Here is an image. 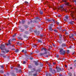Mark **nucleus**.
Listing matches in <instances>:
<instances>
[{"mask_svg": "<svg viewBox=\"0 0 76 76\" xmlns=\"http://www.w3.org/2000/svg\"><path fill=\"white\" fill-rule=\"evenodd\" d=\"M59 53L61 55H64L66 54V50H64L62 48L59 49Z\"/></svg>", "mask_w": 76, "mask_h": 76, "instance_id": "f257e3e1", "label": "nucleus"}, {"mask_svg": "<svg viewBox=\"0 0 76 76\" xmlns=\"http://www.w3.org/2000/svg\"><path fill=\"white\" fill-rule=\"evenodd\" d=\"M5 48V45H3V44H1L0 46V49L1 50H3V51H4V49H5L6 48Z\"/></svg>", "mask_w": 76, "mask_h": 76, "instance_id": "f03ea898", "label": "nucleus"}, {"mask_svg": "<svg viewBox=\"0 0 76 76\" xmlns=\"http://www.w3.org/2000/svg\"><path fill=\"white\" fill-rule=\"evenodd\" d=\"M49 71L50 72H51L52 73H56V71L55 70L53 69V70H52L53 69V68H51V67H49Z\"/></svg>", "mask_w": 76, "mask_h": 76, "instance_id": "7ed1b4c3", "label": "nucleus"}, {"mask_svg": "<svg viewBox=\"0 0 76 76\" xmlns=\"http://www.w3.org/2000/svg\"><path fill=\"white\" fill-rule=\"evenodd\" d=\"M10 51L9 50H6V49H4V50H2L1 52L2 53H9Z\"/></svg>", "mask_w": 76, "mask_h": 76, "instance_id": "20e7f679", "label": "nucleus"}, {"mask_svg": "<svg viewBox=\"0 0 76 76\" xmlns=\"http://www.w3.org/2000/svg\"><path fill=\"white\" fill-rule=\"evenodd\" d=\"M56 69H57V71L58 72H59L61 71V69L58 66H56Z\"/></svg>", "mask_w": 76, "mask_h": 76, "instance_id": "39448f33", "label": "nucleus"}, {"mask_svg": "<svg viewBox=\"0 0 76 76\" xmlns=\"http://www.w3.org/2000/svg\"><path fill=\"white\" fill-rule=\"evenodd\" d=\"M44 50L45 51H46L47 50L45 48H43L41 49V51H44Z\"/></svg>", "mask_w": 76, "mask_h": 76, "instance_id": "423d86ee", "label": "nucleus"}, {"mask_svg": "<svg viewBox=\"0 0 76 76\" xmlns=\"http://www.w3.org/2000/svg\"><path fill=\"white\" fill-rule=\"evenodd\" d=\"M48 28L49 30L50 31H53V28H52V27L51 26H49Z\"/></svg>", "mask_w": 76, "mask_h": 76, "instance_id": "0eeeda50", "label": "nucleus"}, {"mask_svg": "<svg viewBox=\"0 0 76 76\" xmlns=\"http://www.w3.org/2000/svg\"><path fill=\"white\" fill-rule=\"evenodd\" d=\"M22 53H24V54H26L27 51L26 50H23L22 51Z\"/></svg>", "mask_w": 76, "mask_h": 76, "instance_id": "6e6552de", "label": "nucleus"}, {"mask_svg": "<svg viewBox=\"0 0 76 76\" xmlns=\"http://www.w3.org/2000/svg\"><path fill=\"white\" fill-rule=\"evenodd\" d=\"M62 47H66V44L63 43L62 45Z\"/></svg>", "mask_w": 76, "mask_h": 76, "instance_id": "1a4fd4ad", "label": "nucleus"}, {"mask_svg": "<svg viewBox=\"0 0 76 76\" xmlns=\"http://www.w3.org/2000/svg\"><path fill=\"white\" fill-rule=\"evenodd\" d=\"M8 44H7V46H8L9 45H10V40H9L8 41Z\"/></svg>", "mask_w": 76, "mask_h": 76, "instance_id": "9d476101", "label": "nucleus"}, {"mask_svg": "<svg viewBox=\"0 0 76 76\" xmlns=\"http://www.w3.org/2000/svg\"><path fill=\"white\" fill-rule=\"evenodd\" d=\"M74 36V35L73 34H71L70 35H69V38H72V37H73Z\"/></svg>", "mask_w": 76, "mask_h": 76, "instance_id": "9b49d317", "label": "nucleus"}, {"mask_svg": "<svg viewBox=\"0 0 76 76\" xmlns=\"http://www.w3.org/2000/svg\"><path fill=\"white\" fill-rule=\"evenodd\" d=\"M63 7L62 6H61L60 7V9L61 10H63Z\"/></svg>", "mask_w": 76, "mask_h": 76, "instance_id": "f8f14e48", "label": "nucleus"}, {"mask_svg": "<svg viewBox=\"0 0 76 76\" xmlns=\"http://www.w3.org/2000/svg\"><path fill=\"white\" fill-rule=\"evenodd\" d=\"M40 14L41 15H43V11H40Z\"/></svg>", "mask_w": 76, "mask_h": 76, "instance_id": "ddd939ff", "label": "nucleus"}, {"mask_svg": "<svg viewBox=\"0 0 76 76\" xmlns=\"http://www.w3.org/2000/svg\"><path fill=\"white\" fill-rule=\"evenodd\" d=\"M34 71H35V68L33 69H32V71L31 72H34Z\"/></svg>", "mask_w": 76, "mask_h": 76, "instance_id": "4468645a", "label": "nucleus"}, {"mask_svg": "<svg viewBox=\"0 0 76 76\" xmlns=\"http://www.w3.org/2000/svg\"><path fill=\"white\" fill-rule=\"evenodd\" d=\"M37 41L38 42H40V43H42V41L39 39Z\"/></svg>", "mask_w": 76, "mask_h": 76, "instance_id": "2eb2a0df", "label": "nucleus"}, {"mask_svg": "<svg viewBox=\"0 0 76 76\" xmlns=\"http://www.w3.org/2000/svg\"><path fill=\"white\" fill-rule=\"evenodd\" d=\"M19 49H16L15 50V53H18V52H19Z\"/></svg>", "mask_w": 76, "mask_h": 76, "instance_id": "dca6fc26", "label": "nucleus"}, {"mask_svg": "<svg viewBox=\"0 0 76 76\" xmlns=\"http://www.w3.org/2000/svg\"><path fill=\"white\" fill-rule=\"evenodd\" d=\"M53 31L55 32H58V30L56 29H55L53 30Z\"/></svg>", "mask_w": 76, "mask_h": 76, "instance_id": "f3484780", "label": "nucleus"}, {"mask_svg": "<svg viewBox=\"0 0 76 76\" xmlns=\"http://www.w3.org/2000/svg\"><path fill=\"white\" fill-rule=\"evenodd\" d=\"M65 18H66V19H69V16L68 15H66L65 17Z\"/></svg>", "mask_w": 76, "mask_h": 76, "instance_id": "a211bd4d", "label": "nucleus"}, {"mask_svg": "<svg viewBox=\"0 0 76 76\" xmlns=\"http://www.w3.org/2000/svg\"><path fill=\"white\" fill-rule=\"evenodd\" d=\"M39 31H37L36 33V35H39Z\"/></svg>", "mask_w": 76, "mask_h": 76, "instance_id": "6ab92c4d", "label": "nucleus"}, {"mask_svg": "<svg viewBox=\"0 0 76 76\" xmlns=\"http://www.w3.org/2000/svg\"><path fill=\"white\" fill-rule=\"evenodd\" d=\"M35 64L36 66L38 65V63L37 62H35Z\"/></svg>", "mask_w": 76, "mask_h": 76, "instance_id": "aec40b11", "label": "nucleus"}, {"mask_svg": "<svg viewBox=\"0 0 76 76\" xmlns=\"http://www.w3.org/2000/svg\"><path fill=\"white\" fill-rule=\"evenodd\" d=\"M43 55H44V53H40V56H43Z\"/></svg>", "mask_w": 76, "mask_h": 76, "instance_id": "412c9836", "label": "nucleus"}, {"mask_svg": "<svg viewBox=\"0 0 76 76\" xmlns=\"http://www.w3.org/2000/svg\"><path fill=\"white\" fill-rule=\"evenodd\" d=\"M70 23L71 24H73V23H74V22H73L72 21H71V22H70Z\"/></svg>", "mask_w": 76, "mask_h": 76, "instance_id": "4be33fe9", "label": "nucleus"}, {"mask_svg": "<svg viewBox=\"0 0 76 76\" xmlns=\"http://www.w3.org/2000/svg\"><path fill=\"white\" fill-rule=\"evenodd\" d=\"M52 22H54V23H55V20L54 19L52 20Z\"/></svg>", "mask_w": 76, "mask_h": 76, "instance_id": "5701e85b", "label": "nucleus"}, {"mask_svg": "<svg viewBox=\"0 0 76 76\" xmlns=\"http://www.w3.org/2000/svg\"><path fill=\"white\" fill-rule=\"evenodd\" d=\"M11 75H12V76H16V75H15V74H14V73H12L11 74Z\"/></svg>", "mask_w": 76, "mask_h": 76, "instance_id": "b1692460", "label": "nucleus"}, {"mask_svg": "<svg viewBox=\"0 0 76 76\" xmlns=\"http://www.w3.org/2000/svg\"><path fill=\"white\" fill-rule=\"evenodd\" d=\"M24 4H28V2L26 1L24 2Z\"/></svg>", "mask_w": 76, "mask_h": 76, "instance_id": "393cba45", "label": "nucleus"}, {"mask_svg": "<svg viewBox=\"0 0 76 76\" xmlns=\"http://www.w3.org/2000/svg\"><path fill=\"white\" fill-rule=\"evenodd\" d=\"M58 17V18H61V15L60 14H59Z\"/></svg>", "mask_w": 76, "mask_h": 76, "instance_id": "a878e982", "label": "nucleus"}, {"mask_svg": "<svg viewBox=\"0 0 76 76\" xmlns=\"http://www.w3.org/2000/svg\"><path fill=\"white\" fill-rule=\"evenodd\" d=\"M22 71L21 69H19L18 71V72H19V73H22Z\"/></svg>", "mask_w": 76, "mask_h": 76, "instance_id": "bb28decb", "label": "nucleus"}, {"mask_svg": "<svg viewBox=\"0 0 76 76\" xmlns=\"http://www.w3.org/2000/svg\"><path fill=\"white\" fill-rule=\"evenodd\" d=\"M68 75H69V76H72V73L70 72H69L68 73Z\"/></svg>", "mask_w": 76, "mask_h": 76, "instance_id": "cd10ccee", "label": "nucleus"}, {"mask_svg": "<svg viewBox=\"0 0 76 76\" xmlns=\"http://www.w3.org/2000/svg\"><path fill=\"white\" fill-rule=\"evenodd\" d=\"M59 37L61 39V38H62V36L61 34L59 35Z\"/></svg>", "mask_w": 76, "mask_h": 76, "instance_id": "c85d7f7f", "label": "nucleus"}, {"mask_svg": "<svg viewBox=\"0 0 76 76\" xmlns=\"http://www.w3.org/2000/svg\"><path fill=\"white\" fill-rule=\"evenodd\" d=\"M28 68H29V69L31 68H32V66L31 65H29L28 66Z\"/></svg>", "mask_w": 76, "mask_h": 76, "instance_id": "c756f323", "label": "nucleus"}, {"mask_svg": "<svg viewBox=\"0 0 76 76\" xmlns=\"http://www.w3.org/2000/svg\"><path fill=\"white\" fill-rule=\"evenodd\" d=\"M1 69H4V66L3 65H2L1 66Z\"/></svg>", "mask_w": 76, "mask_h": 76, "instance_id": "7c9ffc66", "label": "nucleus"}, {"mask_svg": "<svg viewBox=\"0 0 76 76\" xmlns=\"http://www.w3.org/2000/svg\"><path fill=\"white\" fill-rule=\"evenodd\" d=\"M66 53L67 54H69V50H67Z\"/></svg>", "mask_w": 76, "mask_h": 76, "instance_id": "2f4dec72", "label": "nucleus"}, {"mask_svg": "<svg viewBox=\"0 0 76 76\" xmlns=\"http://www.w3.org/2000/svg\"><path fill=\"white\" fill-rule=\"evenodd\" d=\"M33 47H34V48H35L36 47H37V45H34L33 46Z\"/></svg>", "mask_w": 76, "mask_h": 76, "instance_id": "473e14b6", "label": "nucleus"}, {"mask_svg": "<svg viewBox=\"0 0 76 76\" xmlns=\"http://www.w3.org/2000/svg\"><path fill=\"white\" fill-rule=\"evenodd\" d=\"M56 57H57V58H58V57H59V55H58L56 54Z\"/></svg>", "mask_w": 76, "mask_h": 76, "instance_id": "72a5a7b5", "label": "nucleus"}, {"mask_svg": "<svg viewBox=\"0 0 76 76\" xmlns=\"http://www.w3.org/2000/svg\"><path fill=\"white\" fill-rule=\"evenodd\" d=\"M37 73H36L35 74H33V76H37Z\"/></svg>", "mask_w": 76, "mask_h": 76, "instance_id": "f704fd0d", "label": "nucleus"}, {"mask_svg": "<svg viewBox=\"0 0 76 76\" xmlns=\"http://www.w3.org/2000/svg\"><path fill=\"white\" fill-rule=\"evenodd\" d=\"M65 35H68V33H67V32L66 31H65Z\"/></svg>", "mask_w": 76, "mask_h": 76, "instance_id": "c9c22d12", "label": "nucleus"}, {"mask_svg": "<svg viewBox=\"0 0 76 76\" xmlns=\"http://www.w3.org/2000/svg\"><path fill=\"white\" fill-rule=\"evenodd\" d=\"M66 5H67L68 6H69V3H66Z\"/></svg>", "mask_w": 76, "mask_h": 76, "instance_id": "e433bc0d", "label": "nucleus"}, {"mask_svg": "<svg viewBox=\"0 0 76 76\" xmlns=\"http://www.w3.org/2000/svg\"><path fill=\"white\" fill-rule=\"evenodd\" d=\"M48 75L49 76H52V75L51 74L49 73L48 74Z\"/></svg>", "mask_w": 76, "mask_h": 76, "instance_id": "4c0bfd02", "label": "nucleus"}, {"mask_svg": "<svg viewBox=\"0 0 76 76\" xmlns=\"http://www.w3.org/2000/svg\"><path fill=\"white\" fill-rule=\"evenodd\" d=\"M44 54H47V52H46L43 53V55H44Z\"/></svg>", "mask_w": 76, "mask_h": 76, "instance_id": "58836bf2", "label": "nucleus"}, {"mask_svg": "<svg viewBox=\"0 0 76 76\" xmlns=\"http://www.w3.org/2000/svg\"><path fill=\"white\" fill-rule=\"evenodd\" d=\"M22 43H20V42H19V45H22Z\"/></svg>", "mask_w": 76, "mask_h": 76, "instance_id": "ea45409f", "label": "nucleus"}, {"mask_svg": "<svg viewBox=\"0 0 76 76\" xmlns=\"http://www.w3.org/2000/svg\"><path fill=\"white\" fill-rule=\"evenodd\" d=\"M3 57H4V58H6V56H4V55L3 56Z\"/></svg>", "mask_w": 76, "mask_h": 76, "instance_id": "a19ab883", "label": "nucleus"}, {"mask_svg": "<svg viewBox=\"0 0 76 76\" xmlns=\"http://www.w3.org/2000/svg\"><path fill=\"white\" fill-rule=\"evenodd\" d=\"M12 41H15V40H16V39L15 38H13L12 39Z\"/></svg>", "mask_w": 76, "mask_h": 76, "instance_id": "79ce46f5", "label": "nucleus"}, {"mask_svg": "<svg viewBox=\"0 0 76 76\" xmlns=\"http://www.w3.org/2000/svg\"><path fill=\"white\" fill-rule=\"evenodd\" d=\"M56 24L57 25H59V23L58 22H56Z\"/></svg>", "mask_w": 76, "mask_h": 76, "instance_id": "37998d69", "label": "nucleus"}, {"mask_svg": "<svg viewBox=\"0 0 76 76\" xmlns=\"http://www.w3.org/2000/svg\"><path fill=\"white\" fill-rule=\"evenodd\" d=\"M40 38H42V35H41L40 36Z\"/></svg>", "mask_w": 76, "mask_h": 76, "instance_id": "c03bdc74", "label": "nucleus"}, {"mask_svg": "<svg viewBox=\"0 0 76 76\" xmlns=\"http://www.w3.org/2000/svg\"><path fill=\"white\" fill-rule=\"evenodd\" d=\"M18 66H19V67H18V68H20V64H18Z\"/></svg>", "mask_w": 76, "mask_h": 76, "instance_id": "a18cd8bd", "label": "nucleus"}, {"mask_svg": "<svg viewBox=\"0 0 76 76\" xmlns=\"http://www.w3.org/2000/svg\"><path fill=\"white\" fill-rule=\"evenodd\" d=\"M48 3V1H47L46 2H45V4H47Z\"/></svg>", "mask_w": 76, "mask_h": 76, "instance_id": "49530a36", "label": "nucleus"}, {"mask_svg": "<svg viewBox=\"0 0 76 76\" xmlns=\"http://www.w3.org/2000/svg\"><path fill=\"white\" fill-rule=\"evenodd\" d=\"M23 64H26V62L25 61H23Z\"/></svg>", "mask_w": 76, "mask_h": 76, "instance_id": "de8ad7c7", "label": "nucleus"}, {"mask_svg": "<svg viewBox=\"0 0 76 76\" xmlns=\"http://www.w3.org/2000/svg\"><path fill=\"white\" fill-rule=\"evenodd\" d=\"M0 73L2 74V73H3V72H2V71H0Z\"/></svg>", "mask_w": 76, "mask_h": 76, "instance_id": "09e8293b", "label": "nucleus"}, {"mask_svg": "<svg viewBox=\"0 0 76 76\" xmlns=\"http://www.w3.org/2000/svg\"><path fill=\"white\" fill-rule=\"evenodd\" d=\"M25 27L26 28H28V26H25Z\"/></svg>", "mask_w": 76, "mask_h": 76, "instance_id": "8fccbe9b", "label": "nucleus"}, {"mask_svg": "<svg viewBox=\"0 0 76 76\" xmlns=\"http://www.w3.org/2000/svg\"><path fill=\"white\" fill-rule=\"evenodd\" d=\"M17 45H19V42H17Z\"/></svg>", "mask_w": 76, "mask_h": 76, "instance_id": "3c124183", "label": "nucleus"}, {"mask_svg": "<svg viewBox=\"0 0 76 76\" xmlns=\"http://www.w3.org/2000/svg\"><path fill=\"white\" fill-rule=\"evenodd\" d=\"M63 1H64V2H65V3H66V0H63Z\"/></svg>", "mask_w": 76, "mask_h": 76, "instance_id": "603ef678", "label": "nucleus"}, {"mask_svg": "<svg viewBox=\"0 0 76 76\" xmlns=\"http://www.w3.org/2000/svg\"><path fill=\"white\" fill-rule=\"evenodd\" d=\"M16 36V34H15L12 37H15Z\"/></svg>", "mask_w": 76, "mask_h": 76, "instance_id": "864d4df0", "label": "nucleus"}, {"mask_svg": "<svg viewBox=\"0 0 76 76\" xmlns=\"http://www.w3.org/2000/svg\"><path fill=\"white\" fill-rule=\"evenodd\" d=\"M15 69L16 70H18V68H15Z\"/></svg>", "mask_w": 76, "mask_h": 76, "instance_id": "5fc2aeb1", "label": "nucleus"}, {"mask_svg": "<svg viewBox=\"0 0 76 76\" xmlns=\"http://www.w3.org/2000/svg\"><path fill=\"white\" fill-rule=\"evenodd\" d=\"M18 72H19V71H18V70H16V72L17 73H18Z\"/></svg>", "mask_w": 76, "mask_h": 76, "instance_id": "6e6d98bb", "label": "nucleus"}, {"mask_svg": "<svg viewBox=\"0 0 76 76\" xmlns=\"http://www.w3.org/2000/svg\"><path fill=\"white\" fill-rule=\"evenodd\" d=\"M1 56H3V55H4L3 54H1Z\"/></svg>", "mask_w": 76, "mask_h": 76, "instance_id": "4d7b16f0", "label": "nucleus"}, {"mask_svg": "<svg viewBox=\"0 0 76 76\" xmlns=\"http://www.w3.org/2000/svg\"><path fill=\"white\" fill-rule=\"evenodd\" d=\"M65 67H67V65H65Z\"/></svg>", "mask_w": 76, "mask_h": 76, "instance_id": "13d9d810", "label": "nucleus"}, {"mask_svg": "<svg viewBox=\"0 0 76 76\" xmlns=\"http://www.w3.org/2000/svg\"><path fill=\"white\" fill-rule=\"evenodd\" d=\"M56 64V62H54L53 63V64Z\"/></svg>", "mask_w": 76, "mask_h": 76, "instance_id": "bf43d9fd", "label": "nucleus"}, {"mask_svg": "<svg viewBox=\"0 0 76 76\" xmlns=\"http://www.w3.org/2000/svg\"><path fill=\"white\" fill-rule=\"evenodd\" d=\"M74 63H76V60H75L74 61Z\"/></svg>", "mask_w": 76, "mask_h": 76, "instance_id": "052dcab7", "label": "nucleus"}, {"mask_svg": "<svg viewBox=\"0 0 76 76\" xmlns=\"http://www.w3.org/2000/svg\"><path fill=\"white\" fill-rule=\"evenodd\" d=\"M50 49H48V51H50Z\"/></svg>", "mask_w": 76, "mask_h": 76, "instance_id": "680f3d73", "label": "nucleus"}, {"mask_svg": "<svg viewBox=\"0 0 76 76\" xmlns=\"http://www.w3.org/2000/svg\"><path fill=\"white\" fill-rule=\"evenodd\" d=\"M74 2H76V0H74Z\"/></svg>", "mask_w": 76, "mask_h": 76, "instance_id": "e2e57ef3", "label": "nucleus"}, {"mask_svg": "<svg viewBox=\"0 0 76 76\" xmlns=\"http://www.w3.org/2000/svg\"><path fill=\"white\" fill-rule=\"evenodd\" d=\"M75 66H76V63L74 64Z\"/></svg>", "mask_w": 76, "mask_h": 76, "instance_id": "0e129e2a", "label": "nucleus"}, {"mask_svg": "<svg viewBox=\"0 0 76 76\" xmlns=\"http://www.w3.org/2000/svg\"><path fill=\"white\" fill-rule=\"evenodd\" d=\"M32 59H33L32 57L30 58V59H31V60H32Z\"/></svg>", "mask_w": 76, "mask_h": 76, "instance_id": "69168bd1", "label": "nucleus"}, {"mask_svg": "<svg viewBox=\"0 0 76 76\" xmlns=\"http://www.w3.org/2000/svg\"><path fill=\"white\" fill-rule=\"evenodd\" d=\"M28 24L29 25L30 24V23H29V22H28Z\"/></svg>", "mask_w": 76, "mask_h": 76, "instance_id": "338daca9", "label": "nucleus"}, {"mask_svg": "<svg viewBox=\"0 0 76 76\" xmlns=\"http://www.w3.org/2000/svg\"><path fill=\"white\" fill-rule=\"evenodd\" d=\"M74 76H76V74H75V73H74Z\"/></svg>", "mask_w": 76, "mask_h": 76, "instance_id": "774afa93", "label": "nucleus"}]
</instances>
